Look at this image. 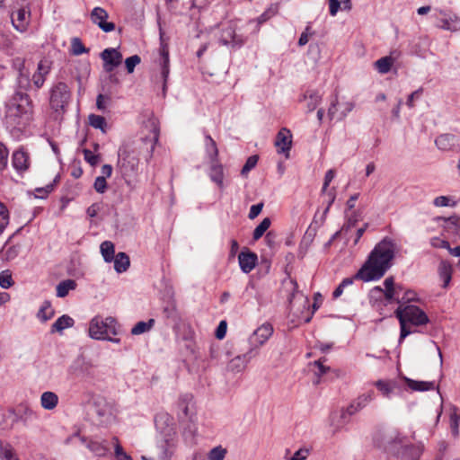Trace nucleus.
Masks as SVG:
<instances>
[{"label": "nucleus", "mask_w": 460, "mask_h": 460, "mask_svg": "<svg viewBox=\"0 0 460 460\" xmlns=\"http://www.w3.org/2000/svg\"><path fill=\"white\" fill-rule=\"evenodd\" d=\"M31 63L23 58L17 57L12 60V67L15 73V94L13 103L7 111V118L13 119L14 126L23 124L22 120L29 119L31 112V101L27 93L34 88L40 89L47 75L51 71L52 61L48 58L41 59L37 66V70L31 76Z\"/></svg>", "instance_id": "nucleus-1"}, {"label": "nucleus", "mask_w": 460, "mask_h": 460, "mask_svg": "<svg viewBox=\"0 0 460 460\" xmlns=\"http://www.w3.org/2000/svg\"><path fill=\"white\" fill-rule=\"evenodd\" d=\"M395 243L390 238L379 242L368 256L367 261L357 272L356 278L363 281L381 279L392 266L394 258Z\"/></svg>", "instance_id": "nucleus-2"}, {"label": "nucleus", "mask_w": 460, "mask_h": 460, "mask_svg": "<svg viewBox=\"0 0 460 460\" xmlns=\"http://www.w3.org/2000/svg\"><path fill=\"white\" fill-rule=\"evenodd\" d=\"M374 445L385 453L398 457L410 451V444L405 435L395 429L377 430L373 438Z\"/></svg>", "instance_id": "nucleus-3"}, {"label": "nucleus", "mask_w": 460, "mask_h": 460, "mask_svg": "<svg viewBox=\"0 0 460 460\" xmlns=\"http://www.w3.org/2000/svg\"><path fill=\"white\" fill-rule=\"evenodd\" d=\"M155 426L164 433V439L159 446V460H170L176 447V431L172 426V419L166 413L155 417Z\"/></svg>", "instance_id": "nucleus-4"}, {"label": "nucleus", "mask_w": 460, "mask_h": 460, "mask_svg": "<svg viewBox=\"0 0 460 460\" xmlns=\"http://www.w3.org/2000/svg\"><path fill=\"white\" fill-rule=\"evenodd\" d=\"M395 315L400 322V340L404 339L412 332V331L408 326V323L414 326H420L427 324L429 321L424 311L412 305H408L405 306L399 305V307L395 310Z\"/></svg>", "instance_id": "nucleus-5"}, {"label": "nucleus", "mask_w": 460, "mask_h": 460, "mask_svg": "<svg viewBox=\"0 0 460 460\" xmlns=\"http://www.w3.org/2000/svg\"><path fill=\"white\" fill-rule=\"evenodd\" d=\"M119 324L115 318L108 316H94L89 323V336L97 341H109L113 343H119V338H112L118 334Z\"/></svg>", "instance_id": "nucleus-6"}, {"label": "nucleus", "mask_w": 460, "mask_h": 460, "mask_svg": "<svg viewBox=\"0 0 460 460\" xmlns=\"http://www.w3.org/2000/svg\"><path fill=\"white\" fill-rule=\"evenodd\" d=\"M72 97L71 89L64 82L54 84L49 91L50 108L58 114H64L70 103Z\"/></svg>", "instance_id": "nucleus-7"}, {"label": "nucleus", "mask_w": 460, "mask_h": 460, "mask_svg": "<svg viewBox=\"0 0 460 460\" xmlns=\"http://www.w3.org/2000/svg\"><path fill=\"white\" fill-rule=\"evenodd\" d=\"M434 25L441 30L456 32L460 31V17L451 11L436 9L431 14Z\"/></svg>", "instance_id": "nucleus-8"}, {"label": "nucleus", "mask_w": 460, "mask_h": 460, "mask_svg": "<svg viewBox=\"0 0 460 460\" xmlns=\"http://www.w3.org/2000/svg\"><path fill=\"white\" fill-rule=\"evenodd\" d=\"M219 41L226 46L240 48L243 45L244 39L241 35L236 34V23L229 21L221 24Z\"/></svg>", "instance_id": "nucleus-9"}, {"label": "nucleus", "mask_w": 460, "mask_h": 460, "mask_svg": "<svg viewBox=\"0 0 460 460\" xmlns=\"http://www.w3.org/2000/svg\"><path fill=\"white\" fill-rule=\"evenodd\" d=\"M118 155V166L123 174H130L137 170L139 160L133 152L120 148Z\"/></svg>", "instance_id": "nucleus-10"}, {"label": "nucleus", "mask_w": 460, "mask_h": 460, "mask_svg": "<svg viewBox=\"0 0 460 460\" xmlns=\"http://www.w3.org/2000/svg\"><path fill=\"white\" fill-rule=\"evenodd\" d=\"M273 327L270 323H263L258 327L249 338L250 348H254V353L257 354L259 347L262 346L272 335Z\"/></svg>", "instance_id": "nucleus-11"}, {"label": "nucleus", "mask_w": 460, "mask_h": 460, "mask_svg": "<svg viewBox=\"0 0 460 460\" xmlns=\"http://www.w3.org/2000/svg\"><path fill=\"white\" fill-rule=\"evenodd\" d=\"M90 18L93 23L97 25L104 32H111L115 30V23L107 22L109 13L102 7H94L91 13Z\"/></svg>", "instance_id": "nucleus-12"}, {"label": "nucleus", "mask_w": 460, "mask_h": 460, "mask_svg": "<svg viewBox=\"0 0 460 460\" xmlns=\"http://www.w3.org/2000/svg\"><path fill=\"white\" fill-rule=\"evenodd\" d=\"M353 414L349 413V408H341L334 411L330 414L329 422L330 427L332 429V433L340 432L349 422V417Z\"/></svg>", "instance_id": "nucleus-13"}, {"label": "nucleus", "mask_w": 460, "mask_h": 460, "mask_svg": "<svg viewBox=\"0 0 460 460\" xmlns=\"http://www.w3.org/2000/svg\"><path fill=\"white\" fill-rule=\"evenodd\" d=\"M101 58L103 60V69L107 73H111L115 67L120 65L122 55L116 49H105L101 53Z\"/></svg>", "instance_id": "nucleus-14"}, {"label": "nucleus", "mask_w": 460, "mask_h": 460, "mask_svg": "<svg viewBox=\"0 0 460 460\" xmlns=\"http://www.w3.org/2000/svg\"><path fill=\"white\" fill-rule=\"evenodd\" d=\"M255 356L256 353H254V348H250L246 353L238 355L232 358L227 364V370L232 373H240L243 371L250 360Z\"/></svg>", "instance_id": "nucleus-15"}, {"label": "nucleus", "mask_w": 460, "mask_h": 460, "mask_svg": "<svg viewBox=\"0 0 460 460\" xmlns=\"http://www.w3.org/2000/svg\"><path fill=\"white\" fill-rule=\"evenodd\" d=\"M275 146L278 153L284 154L286 158L289 157V151L292 146V134L287 128H282L277 134Z\"/></svg>", "instance_id": "nucleus-16"}, {"label": "nucleus", "mask_w": 460, "mask_h": 460, "mask_svg": "<svg viewBox=\"0 0 460 460\" xmlns=\"http://www.w3.org/2000/svg\"><path fill=\"white\" fill-rule=\"evenodd\" d=\"M12 164L18 172L27 171L30 166L29 154L22 147L15 150L12 155Z\"/></svg>", "instance_id": "nucleus-17"}, {"label": "nucleus", "mask_w": 460, "mask_h": 460, "mask_svg": "<svg viewBox=\"0 0 460 460\" xmlns=\"http://www.w3.org/2000/svg\"><path fill=\"white\" fill-rule=\"evenodd\" d=\"M31 13L25 8H20L11 15L13 27L19 31H24L30 22Z\"/></svg>", "instance_id": "nucleus-18"}, {"label": "nucleus", "mask_w": 460, "mask_h": 460, "mask_svg": "<svg viewBox=\"0 0 460 460\" xmlns=\"http://www.w3.org/2000/svg\"><path fill=\"white\" fill-rule=\"evenodd\" d=\"M81 441L96 456H105L110 452V447L106 440H87L83 437Z\"/></svg>", "instance_id": "nucleus-19"}, {"label": "nucleus", "mask_w": 460, "mask_h": 460, "mask_svg": "<svg viewBox=\"0 0 460 460\" xmlns=\"http://www.w3.org/2000/svg\"><path fill=\"white\" fill-rule=\"evenodd\" d=\"M160 53L163 58L162 61V75L164 77V82L166 81L170 69H169V48H168V42L167 40L164 38V33L160 29ZM165 87V84L164 85V88Z\"/></svg>", "instance_id": "nucleus-20"}, {"label": "nucleus", "mask_w": 460, "mask_h": 460, "mask_svg": "<svg viewBox=\"0 0 460 460\" xmlns=\"http://www.w3.org/2000/svg\"><path fill=\"white\" fill-rule=\"evenodd\" d=\"M239 265L244 273L251 272L256 266L258 257L252 252H241L238 256Z\"/></svg>", "instance_id": "nucleus-21"}, {"label": "nucleus", "mask_w": 460, "mask_h": 460, "mask_svg": "<svg viewBox=\"0 0 460 460\" xmlns=\"http://www.w3.org/2000/svg\"><path fill=\"white\" fill-rule=\"evenodd\" d=\"M375 398L373 391H368L366 394L359 395L354 400L349 406V413L355 414L364 409L368 403H370Z\"/></svg>", "instance_id": "nucleus-22"}, {"label": "nucleus", "mask_w": 460, "mask_h": 460, "mask_svg": "<svg viewBox=\"0 0 460 460\" xmlns=\"http://www.w3.org/2000/svg\"><path fill=\"white\" fill-rule=\"evenodd\" d=\"M403 291V288L401 285H398L396 289H383L380 287H376L371 290V294L374 296L376 293L378 295H383L387 303L395 302L397 304H401L400 296Z\"/></svg>", "instance_id": "nucleus-23"}, {"label": "nucleus", "mask_w": 460, "mask_h": 460, "mask_svg": "<svg viewBox=\"0 0 460 460\" xmlns=\"http://www.w3.org/2000/svg\"><path fill=\"white\" fill-rule=\"evenodd\" d=\"M210 168H209V178L210 180L215 182L220 190H223L225 188L224 185V167L223 165L218 162H213L209 163Z\"/></svg>", "instance_id": "nucleus-24"}, {"label": "nucleus", "mask_w": 460, "mask_h": 460, "mask_svg": "<svg viewBox=\"0 0 460 460\" xmlns=\"http://www.w3.org/2000/svg\"><path fill=\"white\" fill-rule=\"evenodd\" d=\"M2 419L0 423L2 429L11 430L13 429L14 424L20 421L19 412L17 409L10 408L6 413L2 415Z\"/></svg>", "instance_id": "nucleus-25"}, {"label": "nucleus", "mask_w": 460, "mask_h": 460, "mask_svg": "<svg viewBox=\"0 0 460 460\" xmlns=\"http://www.w3.org/2000/svg\"><path fill=\"white\" fill-rule=\"evenodd\" d=\"M438 271L440 279L443 281L442 288H447L452 279V265L448 261H442L438 265Z\"/></svg>", "instance_id": "nucleus-26"}, {"label": "nucleus", "mask_w": 460, "mask_h": 460, "mask_svg": "<svg viewBox=\"0 0 460 460\" xmlns=\"http://www.w3.org/2000/svg\"><path fill=\"white\" fill-rule=\"evenodd\" d=\"M19 412L20 421L27 427L30 421L38 419L37 413L27 404H20L16 408Z\"/></svg>", "instance_id": "nucleus-27"}, {"label": "nucleus", "mask_w": 460, "mask_h": 460, "mask_svg": "<svg viewBox=\"0 0 460 460\" xmlns=\"http://www.w3.org/2000/svg\"><path fill=\"white\" fill-rule=\"evenodd\" d=\"M192 400L193 396L190 394H185L179 399L178 407L185 418L190 419L193 415Z\"/></svg>", "instance_id": "nucleus-28"}, {"label": "nucleus", "mask_w": 460, "mask_h": 460, "mask_svg": "<svg viewBox=\"0 0 460 460\" xmlns=\"http://www.w3.org/2000/svg\"><path fill=\"white\" fill-rule=\"evenodd\" d=\"M456 140L455 135L446 133L438 136L435 140V144L438 149L446 151L451 149L455 146Z\"/></svg>", "instance_id": "nucleus-29"}, {"label": "nucleus", "mask_w": 460, "mask_h": 460, "mask_svg": "<svg viewBox=\"0 0 460 460\" xmlns=\"http://www.w3.org/2000/svg\"><path fill=\"white\" fill-rule=\"evenodd\" d=\"M114 270L118 273L125 272L130 266V260L127 253L120 252L114 256Z\"/></svg>", "instance_id": "nucleus-30"}, {"label": "nucleus", "mask_w": 460, "mask_h": 460, "mask_svg": "<svg viewBox=\"0 0 460 460\" xmlns=\"http://www.w3.org/2000/svg\"><path fill=\"white\" fill-rule=\"evenodd\" d=\"M75 321L67 314L58 317L51 326V332H62L65 329L74 325Z\"/></svg>", "instance_id": "nucleus-31"}, {"label": "nucleus", "mask_w": 460, "mask_h": 460, "mask_svg": "<svg viewBox=\"0 0 460 460\" xmlns=\"http://www.w3.org/2000/svg\"><path fill=\"white\" fill-rule=\"evenodd\" d=\"M403 379L407 385L413 391L424 392L435 389L434 382L416 381L409 377H403Z\"/></svg>", "instance_id": "nucleus-32"}, {"label": "nucleus", "mask_w": 460, "mask_h": 460, "mask_svg": "<svg viewBox=\"0 0 460 460\" xmlns=\"http://www.w3.org/2000/svg\"><path fill=\"white\" fill-rule=\"evenodd\" d=\"M0 459L19 460L13 447L7 441L0 440Z\"/></svg>", "instance_id": "nucleus-33"}, {"label": "nucleus", "mask_w": 460, "mask_h": 460, "mask_svg": "<svg viewBox=\"0 0 460 460\" xmlns=\"http://www.w3.org/2000/svg\"><path fill=\"white\" fill-rule=\"evenodd\" d=\"M205 147L209 163L218 161V149L217 144L209 135H207L205 137Z\"/></svg>", "instance_id": "nucleus-34"}, {"label": "nucleus", "mask_w": 460, "mask_h": 460, "mask_svg": "<svg viewBox=\"0 0 460 460\" xmlns=\"http://www.w3.org/2000/svg\"><path fill=\"white\" fill-rule=\"evenodd\" d=\"M394 60L395 58H393L392 56H385L377 59L374 63V66L380 74H387L391 70Z\"/></svg>", "instance_id": "nucleus-35"}, {"label": "nucleus", "mask_w": 460, "mask_h": 460, "mask_svg": "<svg viewBox=\"0 0 460 460\" xmlns=\"http://www.w3.org/2000/svg\"><path fill=\"white\" fill-rule=\"evenodd\" d=\"M76 282L74 279H66L59 282L57 286V296H66L69 291L75 290L76 288Z\"/></svg>", "instance_id": "nucleus-36"}, {"label": "nucleus", "mask_w": 460, "mask_h": 460, "mask_svg": "<svg viewBox=\"0 0 460 460\" xmlns=\"http://www.w3.org/2000/svg\"><path fill=\"white\" fill-rule=\"evenodd\" d=\"M58 402V397L55 393L44 392L40 397L41 406L46 410L54 409Z\"/></svg>", "instance_id": "nucleus-37"}, {"label": "nucleus", "mask_w": 460, "mask_h": 460, "mask_svg": "<svg viewBox=\"0 0 460 460\" xmlns=\"http://www.w3.org/2000/svg\"><path fill=\"white\" fill-rule=\"evenodd\" d=\"M375 385L386 398L391 397L392 393L396 387L395 382L391 380H378L375 383Z\"/></svg>", "instance_id": "nucleus-38"}, {"label": "nucleus", "mask_w": 460, "mask_h": 460, "mask_svg": "<svg viewBox=\"0 0 460 460\" xmlns=\"http://www.w3.org/2000/svg\"><path fill=\"white\" fill-rule=\"evenodd\" d=\"M101 253L105 262H111L115 256V247L112 242L104 241L100 246Z\"/></svg>", "instance_id": "nucleus-39"}, {"label": "nucleus", "mask_w": 460, "mask_h": 460, "mask_svg": "<svg viewBox=\"0 0 460 460\" xmlns=\"http://www.w3.org/2000/svg\"><path fill=\"white\" fill-rule=\"evenodd\" d=\"M304 99L307 101V110L311 112L320 104L322 97L316 91H307L304 94Z\"/></svg>", "instance_id": "nucleus-40"}, {"label": "nucleus", "mask_w": 460, "mask_h": 460, "mask_svg": "<svg viewBox=\"0 0 460 460\" xmlns=\"http://www.w3.org/2000/svg\"><path fill=\"white\" fill-rule=\"evenodd\" d=\"M423 452V446L420 444L416 445V447H410V451L407 453H403L398 457H395L396 460H420V456Z\"/></svg>", "instance_id": "nucleus-41"}, {"label": "nucleus", "mask_w": 460, "mask_h": 460, "mask_svg": "<svg viewBox=\"0 0 460 460\" xmlns=\"http://www.w3.org/2000/svg\"><path fill=\"white\" fill-rule=\"evenodd\" d=\"M154 324H155V320L154 319H149L147 322H142V321L138 322L131 329V333L133 335L142 334V333L146 332L149 330H151V328L154 326Z\"/></svg>", "instance_id": "nucleus-42"}, {"label": "nucleus", "mask_w": 460, "mask_h": 460, "mask_svg": "<svg viewBox=\"0 0 460 460\" xmlns=\"http://www.w3.org/2000/svg\"><path fill=\"white\" fill-rule=\"evenodd\" d=\"M271 221L269 217H265L254 229L252 238L257 241L265 234L270 226Z\"/></svg>", "instance_id": "nucleus-43"}, {"label": "nucleus", "mask_w": 460, "mask_h": 460, "mask_svg": "<svg viewBox=\"0 0 460 460\" xmlns=\"http://www.w3.org/2000/svg\"><path fill=\"white\" fill-rule=\"evenodd\" d=\"M227 450L222 446L213 447L208 454V460H225Z\"/></svg>", "instance_id": "nucleus-44"}, {"label": "nucleus", "mask_w": 460, "mask_h": 460, "mask_svg": "<svg viewBox=\"0 0 460 460\" xmlns=\"http://www.w3.org/2000/svg\"><path fill=\"white\" fill-rule=\"evenodd\" d=\"M53 314L54 311L49 302H44L38 312V317L43 322L49 320Z\"/></svg>", "instance_id": "nucleus-45"}, {"label": "nucleus", "mask_w": 460, "mask_h": 460, "mask_svg": "<svg viewBox=\"0 0 460 460\" xmlns=\"http://www.w3.org/2000/svg\"><path fill=\"white\" fill-rule=\"evenodd\" d=\"M89 123L93 128L101 129L102 132H105L107 123L102 116L95 114L90 115Z\"/></svg>", "instance_id": "nucleus-46"}, {"label": "nucleus", "mask_w": 460, "mask_h": 460, "mask_svg": "<svg viewBox=\"0 0 460 460\" xmlns=\"http://www.w3.org/2000/svg\"><path fill=\"white\" fill-rule=\"evenodd\" d=\"M459 420L460 415L457 413V409L454 408L452 412L450 413V428L451 432L455 437H457L459 433Z\"/></svg>", "instance_id": "nucleus-47"}, {"label": "nucleus", "mask_w": 460, "mask_h": 460, "mask_svg": "<svg viewBox=\"0 0 460 460\" xmlns=\"http://www.w3.org/2000/svg\"><path fill=\"white\" fill-rule=\"evenodd\" d=\"M9 224V211L6 207L0 202V234L4 232Z\"/></svg>", "instance_id": "nucleus-48"}, {"label": "nucleus", "mask_w": 460, "mask_h": 460, "mask_svg": "<svg viewBox=\"0 0 460 460\" xmlns=\"http://www.w3.org/2000/svg\"><path fill=\"white\" fill-rule=\"evenodd\" d=\"M72 53L79 56L83 53H88L89 49H86L78 38H74L71 41Z\"/></svg>", "instance_id": "nucleus-49"}, {"label": "nucleus", "mask_w": 460, "mask_h": 460, "mask_svg": "<svg viewBox=\"0 0 460 460\" xmlns=\"http://www.w3.org/2000/svg\"><path fill=\"white\" fill-rule=\"evenodd\" d=\"M278 11H279L278 4H271L263 13H261L258 17V22L263 23V22H267L270 18L276 15Z\"/></svg>", "instance_id": "nucleus-50"}, {"label": "nucleus", "mask_w": 460, "mask_h": 460, "mask_svg": "<svg viewBox=\"0 0 460 460\" xmlns=\"http://www.w3.org/2000/svg\"><path fill=\"white\" fill-rule=\"evenodd\" d=\"M112 440L115 443V457L117 460H133L132 457L124 451L117 438H113Z\"/></svg>", "instance_id": "nucleus-51"}, {"label": "nucleus", "mask_w": 460, "mask_h": 460, "mask_svg": "<svg viewBox=\"0 0 460 460\" xmlns=\"http://www.w3.org/2000/svg\"><path fill=\"white\" fill-rule=\"evenodd\" d=\"M13 285L12 274L9 270H3L0 273V287L3 288H9Z\"/></svg>", "instance_id": "nucleus-52"}, {"label": "nucleus", "mask_w": 460, "mask_h": 460, "mask_svg": "<svg viewBox=\"0 0 460 460\" xmlns=\"http://www.w3.org/2000/svg\"><path fill=\"white\" fill-rule=\"evenodd\" d=\"M284 286L290 291V294L288 296V300L289 304H291L293 298L295 297V294L297 292V283L295 279H289L288 280L284 281Z\"/></svg>", "instance_id": "nucleus-53"}, {"label": "nucleus", "mask_w": 460, "mask_h": 460, "mask_svg": "<svg viewBox=\"0 0 460 460\" xmlns=\"http://www.w3.org/2000/svg\"><path fill=\"white\" fill-rule=\"evenodd\" d=\"M315 234H316V230L315 229H313L312 227H309L303 239H302V242H301V247L302 246H305V251L307 250V248L311 245V243H313L314 241V238L315 236Z\"/></svg>", "instance_id": "nucleus-54"}, {"label": "nucleus", "mask_w": 460, "mask_h": 460, "mask_svg": "<svg viewBox=\"0 0 460 460\" xmlns=\"http://www.w3.org/2000/svg\"><path fill=\"white\" fill-rule=\"evenodd\" d=\"M258 162V156L257 155H251L246 160L244 165L242 168L241 174L246 175L252 168H254Z\"/></svg>", "instance_id": "nucleus-55"}, {"label": "nucleus", "mask_w": 460, "mask_h": 460, "mask_svg": "<svg viewBox=\"0 0 460 460\" xmlns=\"http://www.w3.org/2000/svg\"><path fill=\"white\" fill-rule=\"evenodd\" d=\"M141 61V58L137 55H133L125 60L126 68L128 74L134 72V69L137 65H138Z\"/></svg>", "instance_id": "nucleus-56"}, {"label": "nucleus", "mask_w": 460, "mask_h": 460, "mask_svg": "<svg viewBox=\"0 0 460 460\" xmlns=\"http://www.w3.org/2000/svg\"><path fill=\"white\" fill-rule=\"evenodd\" d=\"M401 304L400 305H402L403 304L410 303L412 301H417V294L414 290H405L403 291L402 296H400Z\"/></svg>", "instance_id": "nucleus-57"}, {"label": "nucleus", "mask_w": 460, "mask_h": 460, "mask_svg": "<svg viewBox=\"0 0 460 460\" xmlns=\"http://www.w3.org/2000/svg\"><path fill=\"white\" fill-rule=\"evenodd\" d=\"M8 162V149L0 142V170H4L7 166Z\"/></svg>", "instance_id": "nucleus-58"}, {"label": "nucleus", "mask_w": 460, "mask_h": 460, "mask_svg": "<svg viewBox=\"0 0 460 460\" xmlns=\"http://www.w3.org/2000/svg\"><path fill=\"white\" fill-rule=\"evenodd\" d=\"M93 187H94V190L98 193L105 192V190L107 189V182H106L105 176H98V177H96V179L94 181Z\"/></svg>", "instance_id": "nucleus-59"}, {"label": "nucleus", "mask_w": 460, "mask_h": 460, "mask_svg": "<svg viewBox=\"0 0 460 460\" xmlns=\"http://www.w3.org/2000/svg\"><path fill=\"white\" fill-rule=\"evenodd\" d=\"M164 314L167 318L175 320L177 318L176 305L173 302L169 303L164 308Z\"/></svg>", "instance_id": "nucleus-60"}, {"label": "nucleus", "mask_w": 460, "mask_h": 460, "mask_svg": "<svg viewBox=\"0 0 460 460\" xmlns=\"http://www.w3.org/2000/svg\"><path fill=\"white\" fill-rule=\"evenodd\" d=\"M334 177H335V171L333 169H330L326 172L325 176H324L323 185L322 188L323 193L326 192L327 188L329 187L331 181L333 180Z\"/></svg>", "instance_id": "nucleus-61"}, {"label": "nucleus", "mask_w": 460, "mask_h": 460, "mask_svg": "<svg viewBox=\"0 0 460 460\" xmlns=\"http://www.w3.org/2000/svg\"><path fill=\"white\" fill-rule=\"evenodd\" d=\"M20 252V246L13 245L10 246L5 250L4 255L6 260L11 261L18 256Z\"/></svg>", "instance_id": "nucleus-62"}, {"label": "nucleus", "mask_w": 460, "mask_h": 460, "mask_svg": "<svg viewBox=\"0 0 460 460\" xmlns=\"http://www.w3.org/2000/svg\"><path fill=\"white\" fill-rule=\"evenodd\" d=\"M314 365L317 368L315 370V375L318 376H323L330 370L329 367L323 365V361L322 359L314 361Z\"/></svg>", "instance_id": "nucleus-63"}, {"label": "nucleus", "mask_w": 460, "mask_h": 460, "mask_svg": "<svg viewBox=\"0 0 460 460\" xmlns=\"http://www.w3.org/2000/svg\"><path fill=\"white\" fill-rule=\"evenodd\" d=\"M84 159L91 164L96 165L99 162L98 155H94L92 151L88 149L84 150Z\"/></svg>", "instance_id": "nucleus-64"}]
</instances>
